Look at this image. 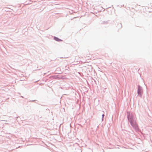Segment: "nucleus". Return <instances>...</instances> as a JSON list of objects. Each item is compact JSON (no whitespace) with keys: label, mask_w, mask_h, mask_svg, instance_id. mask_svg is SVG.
Returning a JSON list of instances; mask_svg holds the SVG:
<instances>
[{"label":"nucleus","mask_w":152,"mask_h":152,"mask_svg":"<svg viewBox=\"0 0 152 152\" xmlns=\"http://www.w3.org/2000/svg\"><path fill=\"white\" fill-rule=\"evenodd\" d=\"M104 114H103V115H102V116H103V117H104Z\"/></svg>","instance_id":"20e7f679"},{"label":"nucleus","mask_w":152,"mask_h":152,"mask_svg":"<svg viewBox=\"0 0 152 152\" xmlns=\"http://www.w3.org/2000/svg\"><path fill=\"white\" fill-rule=\"evenodd\" d=\"M54 39L58 41H61V39H58V38L55 37Z\"/></svg>","instance_id":"7ed1b4c3"},{"label":"nucleus","mask_w":152,"mask_h":152,"mask_svg":"<svg viewBox=\"0 0 152 152\" xmlns=\"http://www.w3.org/2000/svg\"><path fill=\"white\" fill-rule=\"evenodd\" d=\"M142 90L141 88L139 87L138 88V93L139 94H141L142 92Z\"/></svg>","instance_id":"f03ea898"},{"label":"nucleus","mask_w":152,"mask_h":152,"mask_svg":"<svg viewBox=\"0 0 152 152\" xmlns=\"http://www.w3.org/2000/svg\"><path fill=\"white\" fill-rule=\"evenodd\" d=\"M128 118L130 124L132 126L136 129H138V126L136 124V121L134 120L132 118V115H130V113L128 112Z\"/></svg>","instance_id":"f257e3e1"}]
</instances>
